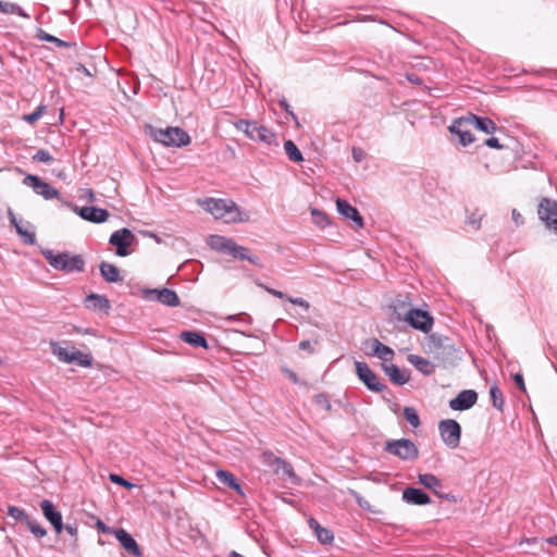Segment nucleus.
Listing matches in <instances>:
<instances>
[{"label": "nucleus", "instance_id": "nucleus-14", "mask_svg": "<svg viewBox=\"0 0 557 557\" xmlns=\"http://www.w3.org/2000/svg\"><path fill=\"white\" fill-rule=\"evenodd\" d=\"M52 351L60 361L66 363L76 362L82 367H90L92 363V357L90 355L83 354L76 349L69 351L66 348L52 344Z\"/></svg>", "mask_w": 557, "mask_h": 557}, {"label": "nucleus", "instance_id": "nucleus-26", "mask_svg": "<svg viewBox=\"0 0 557 557\" xmlns=\"http://www.w3.org/2000/svg\"><path fill=\"white\" fill-rule=\"evenodd\" d=\"M466 122H468L469 125L474 126L476 129L485 133V134H494L497 129V125L495 122L485 116H478L475 114L470 113L469 115L465 116Z\"/></svg>", "mask_w": 557, "mask_h": 557}, {"label": "nucleus", "instance_id": "nucleus-40", "mask_svg": "<svg viewBox=\"0 0 557 557\" xmlns=\"http://www.w3.org/2000/svg\"><path fill=\"white\" fill-rule=\"evenodd\" d=\"M215 476L221 484L227 487L232 484L235 485V481L237 480L232 472L222 469L216 470Z\"/></svg>", "mask_w": 557, "mask_h": 557}, {"label": "nucleus", "instance_id": "nucleus-28", "mask_svg": "<svg viewBox=\"0 0 557 557\" xmlns=\"http://www.w3.org/2000/svg\"><path fill=\"white\" fill-rule=\"evenodd\" d=\"M383 372L388 376L392 383L396 385H405L408 383L410 375L406 371L400 370L396 364L382 363Z\"/></svg>", "mask_w": 557, "mask_h": 557}, {"label": "nucleus", "instance_id": "nucleus-36", "mask_svg": "<svg viewBox=\"0 0 557 557\" xmlns=\"http://www.w3.org/2000/svg\"><path fill=\"white\" fill-rule=\"evenodd\" d=\"M284 149H285L286 156L288 157V159L290 161L296 162V163L304 161L301 151L298 149V147L296 146V144L293 140H290V139L285 140Z\"/></svg>", "mask_w": 557, "mask_h": 557}, {"label": "nucleus", "instance_id": "nucleus-2", "mask_svg": "<svg viewBox=\"0 0 557 557\" xmlns=\"http://www.w3.org/2000/svg\"><path fill=\"white\" fill-rule=\"evenodd\" d=\"M202 208L213 214L216 219L224 218L226 214L235 213L231 218L232 222H246L248 221V214L246 212L240 211L238 206L228 199H215V198H206L201 202Z\"/></svg>", "mask_w": 557, "mask_h": 557}, {"label": "nucleus", "instance_id": "nucleus-33", "mask_svg": "<svg viewBox=\"0 0 557 557\" xmlns=\"http://www.w3.org/2000/svg\"><path fill=\"white\" fill-rule=\"evenodd\" d=\"M233 240V238H228L222 235H210L208 238V245L214 251L228 255Z\"/></svg>", "mask_w": 557, "mask_h": 557}, {"label": "nucleus", "instance_id": "nucleus-47", "mask_svg": "<svg viewBox=\"0 0 557 557\" xmlns=\"http://www.w3.org/2000/svg\"><path fill=\"white\" fill-rule=\"evenodd\" d=\"M33 160L37 162L50 163L53 161V157L46 149H39L34 156Z\"/></svg>", "mask_w": 557, "mask_h": 557}, {"label": "nucleus", "instance_id": "nucleus-34", "mask_svg": "<svg viewBox=\"0 0 557 557\" xmlns=\"http://www.w3.org/2000/svg\"><path fill=\"white\" fill-rule=\"evenodd\" d=\"M451 341L449 337L437 334V333H433L428 338V347H429L430 352H432L434 356L435 350H437V351L441 350L442 347H444V345H447Z\"/></svg>", "mask_w": 557, "mask_h": 557}, {"label": "nucleus", "instance_id": "nucleus-19", "mask_svg": "<svg viewBox=\"0 0 557 557\" xmlns=\"http://www.w3.org/2000/svg\"><path fill=\"white\" fill-rule=\"evenodd\" d=\"M476 400L478 394L475 391L465 389L449 401V407L456 411H463L473 407Z\"/></svg>", "mask_w": 557, "mask_h": 557}, {"label": "nucleus", "instance_id": "nucleus-4", "mask_svg": "<svg viewBox=\"0 0 557 557\" xmlns=\"http://www.w3.org/2000/svg\"><path fill=\"white\" fill-rule=\"evenodd\" d=\"M153 139L166 147H185L190 144V136L178 126L166 128H151Z\"/></svg>", "mask_w": 557, "mask_h": 557}, {"label": "nucleus", "instance_id": "nucleus-52", "mask_svg": "<svg viewBox=\"0 0 557 557\" xmlns=\"http://www.w3.org/2000/svg\"><path fill=\"white\" fill-rule=\"evenodd\" d=\"M278 106L281 109H283L288 115H290L293 117V120L297 121V116L295 115V113L293 112V110L290 109V106L288 103V101L286 100L285 97H283L282 99L278 100Z\"/></svg>", "mask_w": 557, "mask_h": 557}, {"label": "nucleus", "instance_id": "nucleus-21", "mask_svg": "<svg viewBox=\"0 0 557 557\" xmlns=\"http://www.w3.org/2000/svg\"><path fill=\"white\" fill-rule=\"evenodd\" d=\"M336 209L339 214L345 216L346 219L351 220L356 227L361 228L364 225L363 218L359 213L358 209L352 207L348 201L337 198L336 199Z\"/></svg>", "mask_w": 557, "mask_h": 557}, {"label": "nucleus", "instance_id": "nucleus-5", "mask_svg": "<svg viewBox=\"0 0 557 557\" xmlns=\"http://www.w3.org/2000/svg\"><path fill=\"white\" fill-rule=\"evenodd\" d=\"M384 449L401 460H416L419 457L417 445L409 438L387 441Z\"/></svg>", "mask_w": 557, "mask_h": 557}, {"label": "nucleus", "instance_id": "nucleus-15", "mask_svg": "<svg viewBox=\"0 0 557 557\" xmlns=\"http://www.w3.org/2000/svg\"><path fill=\"white\" fill-rule=\"evenodd\" d=\"M144 297L148 300H156L169 307H177L181 304L175 290L163 287L161 289H145Z\"/></svg>", "mask_w": 557, "mask_h": 557}, {"label": "nucleus", "instance_id": "nucleus-16", "mask_svg": "<svg viewBox=\"0 0 557 557\" xmlns=\"http://www.w3.org/2000/svg\"><path fill=\"white\" fill-rule=\"evenodd\" d=\"M418 480L421 485L432 491L437 497L446 500L456 502V497L453 494H445L442 492L443 482L436 475L432 473H423L418 475Z\"/></svg>", "mask_w": 557, "mask_h": 557}, {"label": "nucleus", "instance_id": "nucleus-58", "mask_svg": "<svg viewBox=\"0 0 557 557\" xmlns=\"http://www.w3.org/2000/svg\"><path fill=\"white\" fill-rule=\"evenodd\" d=\"M488 148H493V149H503L504 146L499 144V140L498 138L496 137H490L485 140L484 143Z\"/></svg>", "mask_w": 557, "mask_h": 557}, {"label": "nucleus", "instance_id": "nucleus-63", "mask_svg": "<svg viewBox=\"0 0 557 557\" xmlns=\"http://www.w3.org/2000/svg\"><path fill=\"white\" fill-rule=\"evenodd\" d=\"M308 524L310 527V529H312L314 531V533L318 531V529H320L322 525H320V523L314 519V518H309L308 520Z\"/></svg>", "mask_w": 557, "mask_h": 557}, {"label": "nucleus", "instance_id": "nucleus-22", "mask_svg": "<svg viewBox=\"0 0 557 557\" xmlns=\"http://www.w3.org/2000/svg\"><path fill=\"white\" fill-rule=\"evenodd\" d=\"M403 502L409 505H428L431 503V498L428 493L418 487L408 486L403 491L401 494Z\"/></svg>", "mask_w": 557, "mask_h": 557}, {"label": "nucleus", "instance_id": "nucleus-31", "mask_svg": "<svg viewBox=\"0 0 557 557\" xmlns=\"http://www.w3.org/2000/svg\"><path fill=\"white\" fill-rule=\"evenodd\" d=\"M180 338L193 347L209 348L208 341L205 335L197 331H183Z\"/></svg>", "mask_w": 557, "mask_h": 557}, {"label": "nucleus", "instance_id": "nucleus-49", "mask_svg": "<svg viewBox=\"0 0 557 557\" xmlns=\"http://www.w3.org/2000/svg\"><path fill=\"white\" fill-rule=\"evenodd\" d=\"M380 349L381 350L379 351L377 357L384 361L383 363H386L394 358L395 354L391 347L383 344Z\"/></svg>", "mask_w": 557, "mask_h": 557}, {"label": "nucleus", "instance_id": "nucleus-6", "mask_svg": "<svg viewBox=\"0 0 557 557\" xmlns=\"http://www.w3.org/2000/svg\"><path fill=\"white\" fill-rule=\"evenodd\" d=\"M404 321L407 322L412 329L428 334L434 324V319L426 310L419 308H410L404 314Z\"/></svg>", "mask_w": 557, "mask_h": 557}, {"label": "nucleus", "instance_id": "nucleus-55", "mask_svg": "<svg viewBox=\"0 0 557 557\" xmlns=\"http://www.w3.org/2000/svg\"><path fill=\"white\" fill-rule=\"evenodd\" d=\"M512 380L515 382V384L517 385V387L525 393L527 392V388H525V384H524V379H523V375L521 373H516L512 375Z\"/></svg>", "mask_w": 557, "mask_h": 557}, {"label": "nucleus", "instance_id": "nucleus-18", "mask_svg": "<svg viewBox=\"0 0 557 557\" xmlns=\"http://www.w3.org/2000/svg\"><path fill=\"white\" fill-rule=\"evenodd\" d=\"M469 124L466 122V117L462 116L453 122V124L448 127L451 135H456L458 137V141L463 147L469 146L474 141V135L468 128Z\"/></svg>", "mask_w": 557, "mask_h": 557}, {"label": "nucleus", "instance_id": "nucleus-44", "mask_svg": "<svg viewBox=\"0 0 557 557\" xmlns=\"http://www.w3.org/2000/svg\"><path fill=\"white\" fill-rule=\"evenodd\" d=\"M109 480L112 482V483H115L117 485H121L127 490H132L134 488L136 485L127 480H125L123 476H121L120 474H116V473H110L109 474Z\"/></svg>", "mask_w": 557, "mask_h": 557}, {"label": "nucleus", "instance_id": "nucleus-46", "mask_svg": "<svg viewBox=\"0 0 557 557\" xmlns=\"http://www.w3.org/2000/svg\"><path fill=\"white\" fill-rule=\"evenodd\" d=\"M313 401L317 406L324 408L326 411L332 410V405L325 394H317L313 396Z\"/></svg>", "mask_w": 557, "mask_h": 557}, {"label": "nucleus", "instance_id": "nucleus-8", "mask_svg": "<svg viewBox=\"0 0 557 557\" xmlns=\"http://www.w3.org/2000/svg\"><path fill=\"white\" fill-rule=\"evenodd\" d=\"M438 431L444 444L455 449L459 446L461 438V426L454 419L442 420L438 423Z\"/></svg>", "mask_w": 557, "mask_h": 557}, {"label": "nucleus", "instance_id": "nucleus-54", "mask_svg": "<svg viewBox=\"0 0 557 557\" xmlns=\"http://www.w3.org/2000/svg\"><path fill=\"white\" fill-rule=\"evenodd\" d=\"M288 301L292 302L293 305H297L301 308H304L305 310H309L310 308V304L305 300L304 298H300V297H292L289 296L288 297Z\"/></svg>", "mask_w": 557, "mask_h": 557}, {"label": "nucleus", "instance_id": "nucleus-60", "mask_svg": "<svg viewBox=\"0 0 557 557\" xmlns=\"http://www.w3.org/2000/svg\"><path fill=\"white\" fill-rule=\"evenodd\" d=\"M64 530L73 537L77 536L78 529L76 524L67 523L64 525Z\"/></svg>", "mask_w": 557, "mask_h": 557}, {"label": "nucleus", "instance_id": "nucleus-12", "mask_svg": "<svg viewBox=\"0 0 557 557\" xmlns=\"http://www.w3.org/2000/svg\"><path fill=\"white\" fill-rule=\"evenodd\" d=\"M135 240V235L131 230L123 227L113 232L109 238V244L115 247V253L119 257H126L129 255L128 247Z\"/></svg>", "mask_w": 557, "mask_h": 557}, {"label": "nucleus", "instance_id": "nucleus-64", "mask_svg": "<svg viewBox=\"0 0 557 557\" xmlns=\"http://www.w3.org/2000/svg\"><path fill=\"white\" fill-rule=\"evenodd\" d=\"M76 71L79 72V73H83L84 75H87V76H90V72L89 70L82 63H78L76 65Z\"/></svg>", "mask_w": 557, "mask_h": 557}, {"label": "nucleus", "instance_id": "nucleus-53", "mask_svg": "<svg viewBox=\"0 0 557 557\" xmlns=\"http://www.w3.org/2000/svg\"><path fill=\"white\" fill-rule=\"evenodd\" d=\"M259 286H261L262 288H264V290L267 293H269L270 295L274 296V297H277V298H281V299H286L288 300V295L281 292V290H277V289H274V288H271V287H268V286H264L262 284H260Z\"/></svg>", "mask_w": 557, "mask_h": 557}, {"label": "nucleus", "instance_id": "nucleus-29", "mask_svg": "<svg viewBox=\"0 0 557 557\" xmlns=\"http://www.w3.org/2000/svg\"><path fill=\"white\" fill-rule=\"evenodd\" d=\"M8 213H9L11 225H13L15 227V231L22 238L23 243L26 245H30V246L35 245V243H36L35 232L25 228L24 225L17 221L15 214L13 213V211L11 209H9Z\"/></svg>", "mask_w": 557, "mask_h": 557}, {"label": "nucleus", "instance_id": "nucleus-37", "mask_svg": "<svg viewBox=\"0 0 557 557\" xmlns=\"http://www.w3.org/2000/svg\"><path fill=\"white\" fill-rule=\"evenodd\" d=\"M490 397H491L493 407L502 412L504 410L505 399H504V395H503L502 391L499 389V387L496 383H494L490 387Z\"/></svg>", "mask_w": 557, "mask_h": 557}, {"label": "nucleus", "instance_id": "nucleus-30", "mask_svg": "<svg viewBox=\"0 0 557 557\" xmlns=\"http://www.w3.org/2000/svg\"><path fill=\"white\" fill-rule=\"evenodd\" d=\"M99 271L102 278L108 283H119L123 281L120 269L107 261L99 264Z\"/></svg>", "mask_w": 557, "mask_h": 557}, {"label": "nucleus", "instance_id": "nucleus-32", "mask_svg": "<svg viewBox=\"0 0 557 557\" xmlns=\"http://www.w3.org/2000/svg\"><path fill=\"white\" fill-rule=\"evenodd\" d=\"M407 360L410 364H412L419 372H421L424 375H431L434 370L435 366L428 359L418 356V355H408Z\"/></svg>", "mask_w": 557, "mask_h": 557}, {"label": "nucleus", "instance_id": "nucleus-23", "mask_svg": "<svg viewBox=\"0 0 557 557\" xmlns=\"http://www.w3.org/2000/svg\"><path fill=\"white\" fill-rule=\"evenodd\" d=\"M434 358L440 361L443 367L455 366L459 357V350L455 347V345L450 342L447 345H444L441 350H435Z\"/></svg>", "mask_w": 557, "mask_h": 557}, {"label": "nucleus", "instance_id": "nucleus-17", "mask_svg": "<svg viewBox=\"0 0 557 557\" xmlns=\"http://www.w3.org/2000/svg\"><path fill=\"white\" fill-rule=\"evenodd\" d=\"M40 508L44 517L50 522L57 534H61L64 530L62 513L55 508L53 503L49 499H44L40 503Z\"/></svg>", "mask_w": 557, "mask_h": 557}, {"label": "nucleus", "instance_id": "nucleus-25", "mask_svg": "<svg viewBox=\"0 0 557 557\" xmlns=\"http://www.w3.org/2000/svg\"><path fill=\"white\" fill-rule=\"evenodd\" d=\"M228 255L238 260H247L251 264L257 265L259 268L263 267L260 262L259 257L252 255L249 248L238 245L235 240H233L231 245Z\"/></svg>", "mask_w": 557, "mask_h": 557}, {"label": "nucleus", "instance_id": "nucleus-13", "mask_svg": "<svg viewBox=\"0 0 557 557\" xmlns=\"http://www.w3.org/2000/svg\"><path fill=\"white\" fill-rule=\"evenodd\" d=\"M65 206L71 208L76 214H78L83 220L91 222V223H103L106 222L110 213L107 209L94 207V206H85L82 208H78L77 206L71 203V202H64Z\"/></svg>", "mask_w": 557, "mask_h": 557}, {"label": "nucleus", "instance_id": "nucleus-43", "mask_svg": "<svg viewBox=\"0 0 557 557\" xmlns=\"http://www.w3.org/2000/svg\"><path fill=\"white\" fill-rule=\"evenodd\" d=\"M317 539L321 544H331L334 540V534L330 529L321 527L315 532Z\"/></svg>", "mask_w": 557, "mask_h": 557}, {"label": "nucleus", "instance_id": "nucleus-35", "mask_svg": "<svg viewBox=\"0 0 557 557\" xmlns=\"http://www.w3.org/2000/svg\"><path fill=\"white\" fill-rule=\"evenodd\" d=\"M36 37L39 39V40H42V41H47V42H53L55 46L60 47V48H71V47H74L75 44L74 42H70V41H65V40H62L53 35H50L48 33H46L45 30H42L41 28H39L37 30V35Z\"/></svg>", "mask_w": 557, "mask_h": 557}, {"label": "nucleus", "instance_id": "nucleus-10", "mask_svg": "<svg viewBox=\"0 0 557 557\" xmlns=\"http://www.w3.org/2000/svg\"><path fill=\"white\" fill-rule=\"evenodd\" d=\"M356 374L358 379L371 392L381 393L386 389V385L382 383L379 376L370 369L367 362L355 361Z\"/></svg>", "mask_w": 557, "mask_h": 557}, {"label": "nucleus", "instance_id": "nucleus-24", "mask_svg": "<svg viewBox=\"0 0 557 557\" xmlns=\"http://www.w3.org/2000/svg\"><path fill=\"white\" fill-rule=\"evenodd\" d=\"M411 302L409 294H398L392 299L389 308L396 315L395 319L397 321H404V314L411 308Z\"/></svg>", "mask_w": 557, "mask_h": 557}, {"label": "nucleus", "instance_id": "nucleus-42", "mask_svg": "<svg viewBox=\"0 0 557 557\" xmlns=\"http://www.w3.org/2000/svg\"><path fill=\"white\" fill-rule=\"evenodd\" d=\"M8 516L13 518L15 521H21L25 523V521L28 519V515L25 512L24 509H21L15 506H9L8 507Z\"/></svg>", "mask_w": 557, "mask_h": 557}, {"label": "nucleus", "instance_id": "nucleus-56", "mask_svg": "<svg viewBox=\"0 0 557 557\" xmlns=\"http://www.w3.org/2000/svg\"><path fill=\"white\" fill-rule=\"evenodd\" d=\"M369 343L371 345L372 350L370 355L377 356L379 351L381 350L380 348L383 346V344L377 338H371Z\"/></svg>", "mask_w": 557, "mask_h": 557}, {"label": "nucleus", "instance_id": "nucleus-1", "mask_svg": "<svg viewBox=\"0 0 557 557\" xmlns=\"http://www.w3.org/2000/svg\"><path fill=\"white\" fill-rule=\"evenodd\" d=\"M44 258L57 271L64 273L83 272L85 268V260L81 255H70V252L54 253L51 249L41 251Z\"/></svg>", "mask_w": 557, "mask_h": 557}, {"label": "nucleus", "instance_id": "nucleus-38", "mask_svg": "<svg viewBox=\"0 0 557 557\" xmlns=\"http://www.w3.org/2000/svg\"><path fill=\"white\" fill-rule=\"evenodd\" d=\"M311 216L313 223L321 228L326 227L331 223L329 215L317 208L311 209Z\"/></svg>", "mask_w": 557, "mask_h": 557}, {"label": "nucleus", "instance_id": "nucleus-62", "mask_svg": "<svg viewBox=\"0 0 557 557\" xmlns=\"http://www.w3.org/2000/svg\"><path fill=\"white\" fill-rule=\"evenodd\" d=\"M81 197L87 198L89 201H95V194H94L92 189H84Z\"/></svg>", "mask_w": 557, "mask_h": 557}, {"label": "nucleus", "instance_id": "nucleus-7", "mask_svg": "<svg viewBox=\"0 0 557 557\" xmlns=\"http://www.w3.org/2000/svg\"><path fill=\"white\" fill-rule=\"evenodd\" d=\"M263 461L267 466L272 468L275 474H281L284 479H289L293 483L299 482V478L296 475L293 466L288 461L275 456L271 451L263 453Z\"/></svg>", "mask_w": 557, "mask_h": 557}, {"label": "nucleus", "instance_id": "nucleus-3", "mask_svg": "<svg viewBox=\"0 0 557 557\" xmlns=\"http://www.w3.org/2000/svg\"><path fill=\"white\" fill-rule=\"evenodd\" d=\"M236 129L245 133V135L255 141H260L267 146H278L276 135L264 125L258 124L256 121L237 120L234 122Z\"/></svg>", "mask_w": 557, "mask_h": 557}, {"label": "nucleus", "instance_id": "nucleus-59", "mask_svg": "<svg viewBox=\"0 0 557 557\" xmlns=\"http://www.w3.org/2000/svg\"><path fill=\"white\" fill-rule=\"evenodd\" d=\"M298 346L301 350H308L310 354L314 352V348L310 341H301Z\"/></svg>", "mask_w": 557, "mask_h": 557}, {"label": "nucleus", "instance_id": "nucleus-61", "mask_svg": "<svg viewBox=\"0 0 557 557\" xmlns=\"http://www.w3.org/2000/svg\"><path fill=\"white\" fill-rule=\"evenodd\" d=\"M511 215H512V220L515 221V223L517 225L523 224V218L517 209H512Z\"/></svg>", "mask_w": 557, "mask_h": 557}, {"label": "nucleus", "instance_id": "nucleus-9", "mask_svg": "<svg viewBox=\"0 0 557 557\" xmlns=\"http://www.w3.org/2000/svg\"><path fill=\"white\" fill-rule=\"evenodd\" d=\"M539 219L545 224V227L557 234V201L544 197L537 207Z\"/></svg>", "mask_w": 557, "mask_h": 557}, {"label": "nucleus", "instance_id": "nucleus-48", "mask_svg": "<svg viewBox=\"0 0 557 557\" xmlns=\"http://www.w3.org/2000/svg\"><path fill=\"white\" fill-rule=\"evenodd\" d=\"M481 220L482 215L479 214L478 212H473L467 218L466 223L467 225L471 226L473 230L476 231L481 227Z\"/></svg>", "mask_w": 557, "mask_h": 557}, {"label": "nucleus", "instance_id": "nucleus-27", "mask_svg": "<svg viewBox=\"0 0 557 557\" xmlns=\"http://www.w3.org/2000/svg\"><path fill=\"white\" fill-rule=\"evenodd\" d=\"M84 304L87 309L103 313H108L111 308L110 301L106 296L95 293L89 294L85 298Z\"/></svg>", "mask_w": 557, "mask_h": 557}, {"label": "nucleus", "instance_id": "nucleus-41", "mask_svg": "<svg viewBox=\"0 0 557 557\" xmlns=\"http://www.w3.org/2000/svg\"><path fill=\"white\" fill-rule=\"evenodd\" d=\"M404 418L413 428H418L420 425L419 414L413 407H405L404 408Z\"/></svg>", "mask_w": 557, "mask_h": 557}, {"label": "nucleus", "instance_id": "nucleus-50", "mask_svg": "<svg viewBox=\"0 0 557 557\" xmlns=\"http://www.w3.org/2000/svg\"><path fill=\"white\" fill-rule=\"evenodd\" d=\"M16 10H20V5L0 0V12L1 13L13 14V13H15Z\"/></svg>", "mask_w": 557, "mask_h": 557}, {"label": "nucleus", "instance_id": "nucleus-11", "mask_svg": "<svg viewBox=\"0 0 557 557\" xmlns=\"http://www.w3.org/2000/svg\"><path fill=\"white\" fill-rule=\"evenodd\" d=\"M23 184L30 187L35 194L44 197L46 200L60 198L59 190L37 175L27 174L23 180Z\"/></svg>", "mask_w": 557, "mask_h": 557}, {"label": "nucleus", "instance_id": "nucleus-51", "mask_svg": "<svg viewBox=\"0 0 557 557\" xmlns=\"http://www.w3.org/2000/svg\"><path fill=\"white\" fill-rule=\"evenodd\" d=\"M96 528L99 532L103 533V534H114V531H116V529H113V528H110L108 527L102 520L98 519L97 522H96Z\"/></svg>", "mask_w": 557, "mask_h": 557}, {"label": "nucleus", "instance_id": "nucleus-45", "mask_svg": "<svg viewBox=\"0 0 557 557\" xmlns=\"http://www.w3.org/2000/svg\"><path fill=\"white\" fill-rule=\"evenodd\" d=\"M45 110H46V106L40 104L39 107H37V109L34 112L24 115L23 119L27 123L34 124L35 122H37L42 116Z\"/></svg>", "mask_w": 557, "mask_h": 557}, {"label": "nucleus", "instance_id": "nucleus-20", "mask_svg": "<svg viewBox=\"0 0 557 557\" xmlns=\"http://www.w3.org/2000/svg\"><path fill=\"white\" fill-rule=\"evenodd\" d=\"M114 536L119 541L120 545L134 557H141L143 552L137 544L136 540L124 529H116Z\"/></svg>", "mask_w": 557, "mask_h": 557}, {"label": "nucleus", "instance_id": "nucleus-39", "mask_svg": "<svg viewBox=\"0 0 557 557\" xmlns=\"http://www.w3.org/2000/svg\"><path fill=\"white\" fill-rule=\"evenodd\" d=\"M25 525L37 539H41L47 534V530L37 520L30 517L25 521Z\"/></svg>", "mask_w": 557, "mask_h": 557}, {"label": "nucleus", "instance_id": "nucleus-57", "mask_svg": "<svg viewBox=\"0 0 557 557\" xmlns=\"http://www.w3.org/2000/svg\"><path fill=\"white\" fill-rule=\"evenodd\" d=\"M351 152H352V159L356 162H361L366 157V152L363 151V149H361L359 147H354Z\"/></svg>", "mask_w": 557, "mask_h": 557}]
</instances>
